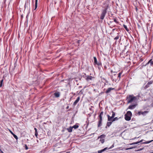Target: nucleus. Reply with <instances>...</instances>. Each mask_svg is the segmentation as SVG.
Wrapping results in <instances>:
<instances>
[{
    "instance_id": "nucleus-29",
    "label": "nucleus",
    "mask_w": 153,
    "mask_h": 153,
    "mask_svg": "<svg viewBox=\"0 0 153 153\" xmlns=\"http://www.w3.org/2000/svg\"><path fill=\"white\" fill-rule=\"evenodd\" d=\"M100 141L102 143H103L105 141V140L104 139H101L100 140Z\"/></svg>"
},
{
    "instance_id": "nucleus-34",
    "label": "nucleus",
    "mask_w": 153,
    "mask_h": 153,
    "mask_svg": "<svg viewBox=\"0 0 153 153\" xmlns=\"http://www.w3.org/2000/svg\"><path fill=\"white\" fill-rule=\"evenodd\" d=\"M119 38V36H116L115 38H114V40H117V39H118Z\"/></svg>"
},
{
    "instance_id": "nucleus-5",
    "label": "nucleus",
    "mask_w": 153,
    "mask_h": 153,
    "mask_svg": "<svg viewBox=\"0 0 153 153\" xmlns=\"http://www.w3.org/2000/svg\"><path fill=\"white\" fill-rule=\"evenodd\" d=\"M148 111H139L137 112V114L138 115H139L141 114H142L143 115H145L147 113H148Z\"/></svg>"
},
{
    "instance_id": "nucleus-17",
    "label": "nucleus",
    "mask_w": 153,
    "mask_h": 153,
    "mask_svg": "<svg viewBox=\"0 0 153 153\" xmlns=\"http://www.w3.org/2000/svg\"><path fill=\"white\" fill-rule=\"evenodd\" d=\"M150 63L151 65H153V60L152 59H150L148 62L147 64Z\"/></svg>"
},
{
    "instance_id": "nucleus-41",
    "label": "nucleus",
    "mask_w": 153,
    "mask_h": 153,
    "mask_svg": "<svg viewBox=\"0 0 153 153\" xmlns=\"http://www.w3.org/2000/svg\"><path fill=\"white\" fill-rule=\"evenodd\" d=\"M143 140H141L140 141H139V142L140 143H141V142H142V141Z\"/></svg>"
},
{
    "instance_id": "nucleus-6",
    "label": "nucleus",
    "mask_w": 153,
    "mask_h": 153,
    "mask_svg": "<svg viewBox=\"0 0 153 153\" xmlns=\"http://www.w3.org/2000/svg\"><path fill=\"white\" fill-rule=\"evenodd\" d=\"M86 80L88 82H90L91 80L93 79H94V77L91 76H87Z\"/></svg>"
},
{
    "instance_id": "nucleus-53",
    "label": "nucleus",
    "mask_w": 153,
    "mask_h": 153,
    "mask_svg": "<svg viewBox=\"0 0 153 153\" xmlns=\"http://www.w3.org/2000/svg\"><path fill=\"white\" fill-rule=\"evenodd\" d=\"M70 111V110H68V111Z\"/></svg>"
},
{
    "instance_id": "nucleus-11",
    "label": "nucleus",
    "mask_w": 153,
    "mask_h": 153,
    "mask_svg": "<svg viewBox=\"0 0 153 153\" xmlns=\"http://www.w3.org/2000/svg\"><path fill=\"white\" fill-rule=\"evenodd\" d=\"M114 88H109L106 91L105 93H109L110 92V91H111V90H114Z\"/></svg>"
},
{
    "instance_id": "nucleus-9",
    "label": "nucleus",
    "mask_w": 153,
    "mask_h": 153,
    "mask_svg": "<svg viewBox=\"0 0 153 153\" xmlns=\"http://www.w3.org/2000/svg\"><path fill=\"white\" fill-rule=\"evenodd\" d=\"M152 82H153L152 81H150L148 82L147 84L145 86V88H146L149 87L150 85L152 83Z\"/></svg>"
},
{
    "instance_id": "nucleus-45",
    "label": "nucleus",
    "mask_w": 153,
    "mask_h": 153,
    "mask_svg": "<svg viewBox=\"0 0 153 153\" xmlns=\"http://www.w3.org/2000/svg\"><path fill=\"white\" fill-rule=\"evenodd\" d=\"M151 106H153V103L151 104Z\"/></svg>"
},
{
    "instance_id": "nucleus-21",
    "label": "nucleus",
    "mask_w": 153,
    "mask_h": 153,
    "mask_svg": "<svg viewBox=\"0 0 153 153\" xmlns=\"http://www.w3.org/2000/svg\"><path fill=\"white\" fill-rule=\"evenodd\" d=\"M37 3H38V0H35V8L34 9V10H35L37 7Z\"/></svg>"
},
{
    "instance_id": "nucleus-36",
    "label": "nucleus",
    "mask_w": 153,
    "mask_h": 153,
    "mask_svg": "<svg viewBox=\"0 0 153 153\" xmlns=\"http://www.w3.org/2000/svg\"><path fill=\"white\" fill-rule=\"evenodd\" d=\"M114 21L117 23L118 22L116 19H114Z\"/></svg>"
},
{
    "instance_id": "nucleus-50",
    "label": "nucleus",
    "mask_w": 153,
    "mask_h": 153,
    "mask_svg": "<svg viewBox=\"0 0 153 153\" xmlns=\"http://www.w3.org/2000/svg\"><path fill=\"white\" fill-rule=\"evenodd\" d=\"M150 141H151V142H152V141H153V140H150Z\"/></svg>"
},
{
    "instance_id": "nucleus-40",
    "label": "nucleus",
    "mask_w": 153,
    "mask_h": 153,
    "mask_svg": "<svg viewBox=\"0 0 153 153\" xmlns=\"http://www.w3.org/2000/svg\"><path fill=\"white\" fill-rule=\"evenodd\" d=\"M113 73H115V74H114L113 75L114 76H115L116 75V72H114Z\"/></svg>"
},
{
    "instance_id": "nucleus-14",
    "label": "nucleus",
    "mask_w": 153,
    "mask_h": 153,
    "mask_svg": "<svg viewBox=\"0 0 153 153\" xmlns=\"http://www.w3.org/2000/svg\"><path fill=\"white\" fill-rule=\"evenodd\" d=\"M102 119H100L99 120L98 122V127H100L102 125Z\"/></svg>"
},
{
    "instance_id": "nucleus-42",
    "label": "nucleus",
    "mask_w": 153,
    "mask_h": 153,
    "mask_svg": "<svg viewBox=\"0 0 153 153\" xmlns=\"http://www.w3.org/2000/svg\"><path fill=\"white\" fill-rule=\"evenodd\" d=\"M125 150H129V148H126L125 149Z\"/></svg>"
},
{
    "instance_id": "nucleus-13",
    "label": "nucleus",
    "mask_w": 153,
    "mask_h": 153,
    "mask_svg": "<svg viewBox=\"0 0 153 153\" xmlns=\"http://www.w3.org/2000/svg\"><path fill=\"white\" fill-rule=\"evenodd\" d=\"M54 96L56 97H58L60 96V93L59 92H55L54 93Z\"/></svg>"
},
{
    "instance_id": "nucleus-10",
    "label": "nucleus",
    "mask_w": 153,
    "mask_h": 153,
    "mask_svg": "<svg viewBox=\"0 0 153 153\" xmlns=\"http://www.w3.org/2000/svg\"><path fill=\"white\" fill-rule=\"evenodd\" d=\"M107 117H108V121H111L113 122V117H110L108 115H107Z\"/></svg>"
},
{
    "instance_id": "nucleus-16",
    "label": "nucleus",
    "mask_w": 153,
    "mask_h": 153,
    "mask_svg": "<svg viewBox=\"0 0 153 153\" xmlns=\"http://www.w3.org/2000/svg\"><path fill=\"white\" fill-rule=\"evenodd\" d=\"M103 114V111H102L100 113V115L99 116V117L100 118V119H102V116Z\"/></svg>"
},
{
    "instance_id": "nucleus-26",
    "label": "nucleus",
    "mask_w": 153,
    "mask_h": 153,
    "mask_svg": "<svg viewBox=\"0 0 153 153\" xmlns=\"http://www.w3.org/2000/svg\"><path fill=\"white\" fill-rule=\"evenodd\" d=\"M123 27L127 31H128V29L126 25H123Z\"/></svg>"
},
{
    "instance_id": "nucleus-46",
    "label": "nucleus",
    "mask_w": 153,
    "mask_h": 153,
    "mask_svg": "<svg viewBox=\"0 0 153 153\" xmlns=\"http://www.w3.org/2000/svg\"><path fill=\"white\" fill-rule=\"evenodd\" d=\"M111 73H112L113 72L112 70H111Z\"/></svg>"
},
{
    "instance_id": "nucleus-38",
    "label": "nucleus",
    "mask_w": 153,
    "mask_h": 153,
    "mask_svg": "<svg viewBox=\"0 0 153 153\" xmlns=\"http://www.w3.org/2000/svg\"><path fill=\"white\" fill-rule=\"evenodd\" d=\"M135 143H134H134H130L129 144V145H133Z\"/></svg>"
},
{
    "instance_id": "nucleus-18",
    "label": "nucleus",
    "mask_w": 153,
    "mask_h": 153,
    "mask_svg": "<svg viewBox=\"0 0 153 153\" xmlns=\"http://www.w3.org/2000/svg\"><path fill=\"white\" fill-rule=\"evenodd\" d=\"M34 129L35 130V135L36 137H37V136L38 135V132L37 131V129L36 128H35Z\"/></svg>"
},
{
    "instance_id": "nucleus-7",
    "label": "nucleus",
    "mask_w": 153,
    "mask_h": 153,
    "mask_svg": "<svg viewBox=\"0 0 153 153\" xmlns=\"http://www.w3.org/2000/svg\"><path fill=\"white\" fill-rule=\"evenodd\" d=\"M137 105V104L131 105L128 106V109H133L136 107Z\"/></svg>"
},
{
    "instance_id": "nucleus-25",
    "label": "nucleus",
    "mask_w": 153,
    "mask_h": 153,
    "mask_svg": "<svg viewBox=\"0 0 153 153\" xmlns=\"http://www.w3.org/2000/svg\"><path fill=\"white\" fill-rule=\"evenodd\" d=\"M3 80L2 79L0 81V87H1L2 85V83H3Z\"/></svg>"
},
{
    "instance_id": "nucleus-3",
    "label": "nucleus",
    "mask_w": 153,
    "mask_h": 153,
    "mask_svg": "<svg viewBox=\"0 0 153 153\" xmlns=\"http://www.w3.org/2000/svg\"><path fill=\"white\" fill-rule=\"evenodd\" d=\"M94 65H97L98 66L99 69H100L101 66V63L100 62H97V58L96 57H94Z\"/></svg>"
},
{
    "instance_id": "nucleus-32",
    "label": "nucleus",
    "mask_w": 153,
    "mask_h": 153,
    "mask_svg": "<svg viewBox=\"0 0 153 153\" xmlns=\"http://www.w3.org/2000/svg\"><path fill=\"white\" fill-rule=\"evenodd\" d=\"M114 143L109 148H108V149H111L113 147H114Z\"/></svg>"
},
{
    "instance_id": "nucleus-28",
    "label": "nucleus",
    "mask_w": 153,
    "mask_h": 153,
    "mask_svg": "<svg viewBox=\"0 0 153 153\" xmlns=\"http://www.w3.org/2000/svg\"><path fill=\"white\" fill-rule=\"evenodd\" d=\"M118 119V118L117 117H115V118H114L113 120L112 121H114L116 120H117Z\"/></svg>"
},
{
    "instance_id": "nucleus-22",
    "label": "nucleus",
    "mask_w": 153,
    "mask_h": 153,
    "mask_svg": "<svg viewBox=\"0 0 153 153\" xmlns=\"http://www.w3.org/2000/svg\"><path fill=\"white\" fill-rule=\"evenodd\" d=\"M122 74V73L121 72H120L118 74V78H119V81L120 79L121 78V76Z\"/></svg>"
},
{
    "instance_id": "nucleus-51",
    "label": "nucleus",
    "mask_w": 153,
    "mask_h": 153,
    "mask_svg": "<svg viewBox=\"0 0 153 153\" xmlns=\"http://www.w3.org/2000/svg\"><path fill=\"white\" fill-rule=\"evenodd\" d=\"M81 87H80V86L79 87V88H81Z\"/></svg>"
},
{
    "instance_id": "nucleus-49",
    "label": "nucleus",
    "mask_w": 153,
    "mask_h": 153,
    "mask_svg": "<svg viewBox=\"0 0 153 153\" xmlns=\"http://www.w3.org/2000/svg\"><path fill=\"white\" fill-rule=\"evenodd\" d=\"M153 153V152H150V153Z\"/></svg>"
},
{
    "instance_id": "nucleus-37",
    "label": "nucleus",
    "mask_w": 153,
    "mask_h": 153,
    "mask_svg": "<svg viewBox=\"0 0 153 153\" xmlns=\"http://www.w3.org/2000/svg\"><path fill=\"white\" fill-rule=\"evenodd\" d=\"M134 143H135L134 144H136L139 143H140L139 142V141H137V142H134Z\"/></svg>"
},
{
    "instance_id": "nucleus-35",
    "label": "nucleus",
    "mask_w": 153,
    "mask_h": 153,
    "mask_svg": "<svg viewBox=\"0 0 153 153\" xmlns=\"http://www.w3.org/2000/svg\"><path fill=\"white\" fill-rule=\"evenodd\" d=\"M111 79L113 80L114 81V79L112 75L110 76Z\"/></svg>"
},
{
    "instance_id": "nucleus-27",
    "label": "nucleus",
    "mask_w": 153,
    "mask_h": 153,
    "mask_svg": "<svg viewBox=\"0 0 153 153\" xmlns=\"http://www.w3.org/2000/svg\"><path fill=\"white\" fill-rule=\"evenodd\" d=\"M151 141H147L146 142H143V144H148V143H151Z\"/></svg>"
},
{
    "instance_id": "nucleus-31",
    "label": "nucleus",
    "mask_w": 153,
    "mask_h": 153,
    "mask_svg": "<svg viewBox=\"0 0 153 153\" xmlns=\"http://www.w3.org/2000/svg\"><path fill=\"white\" fill-rule=\"evenodd\" d=\"M24 147H25V149L26 150H27L28 149V148L26 144H25Z\"/></svg>"
},
{
    "instance_id": "nucleus-39",
    "label": "nucleus",
    "mask_w": 153,
    "mask_h": 153,
    "mask_svg": "<svg viewBox=\"0 0 153 153\" xmlns=\"http://www.w3.org/2000/svg\"><path fill=\"white\" fill-rule=\"evenodd\" d=\"M134 148H135V147H130V148H129V149H132Z\"/></svg>"
},
{
    "instance_id": "nucleus-20",
    "label": "nucleus",
    "mask_w": 153,
    "mask_h": 153,
    "mask_svg": "<svg viewBox=\"0 0 153 153\" xmlns=\"http://www.w3.org/2000/svg\"><path fill=\"white\" fill-rule=\"evenodd\" d=\"M112 123V122H111V121H109V122H108L107 123V124H106L107 126L108 127H109L111 125V124Z\"/></svg>"
},
{
    "instance_id": "nucleus-52",
    "label": "nucleus",
    "mask_w": 153,
    "mask_h": 153,
    "mask_svg": "<svg viewBox=\"0 0 153 153\" xmlns=\"http://www.w3.org/2000/svg\"><path fill=\"white\" fill-rule=\"evenodd\" d=\"M116 80H115V82H116Z\"/></svg>"
},
{
    "instance_id": "nucleus-30",
    "label": "nucleus",
    "mask_w": 153,
    "mask_h": 153,
    "mask_svg": "<svg viewBox=\"0 0 153 153\" xmlns=\"http://www.w3.org/2000/svg\"><path fill=\"white\" fill-rule=\"evenodd\" d=\"M112 115L111 116L112 117H113V118L115 116V113L114 112H113V111H112Z\"/></svg>"
},
{
    "instance_id": "nucleus-19",
    "label": "nucleus",
    "mask_w": 153,
    "mask_h": 153,
    "mask_svg": "<svg viewBox=\"0 0 153 153\" xmlns=\"http://www.w3.org/2000/svg\"><path fill=\"white\" fill-rule=\"evenodd\" d=\"M72 127H70L69 128H67V130L69 132H71L72 131Z\"/></svg>"
},
{
    "instance_id": "nucleus-47",
    "label": "nucleus",
    "mask_w": 153,
    "mask_h": 153,
    "mask_svg": "<svg viewBox=\"0 0 153 153\" xmlns=\"http://www.w3.org/2000/svg\"><path fill=\"white\" fill-rule=\"evenodd\" d=\"M4 153L2 151V152H1V153Z\"/></svg>"
},
{
    "instance_id": "nucleus-12",
    "label": "nucleus",
    "mask_w": 153,
    "mask_h": 153,
    "mask_svg": "<svg viewBox=\"0 0 153 153\" xmlns=\"http://www.w3.org/2000/svg\"><path fill=\"white\" fill-rule=\"evenodd\" d=\"M108 149V147H105V148H104V149H102V150L98 151V153H102V152L105 151L107 149Z\"/></svg>"
},
{
    "instance_id": "nucleus-15",
    "label": "nucleus",
    "mask_w": 153,
    "mask_h": 153,
    "mask_svg": "<svg viewBox=\"0 0 153 153\" xmlns=\"http://www.w3.org/2000/svg\"><path fill=\"white\" fill-rule=\"evenodd\" d=\"M105 134H103L101 135L99 137H98V139L99 138L102 139L103 138H105Z\"/></svg>"
},
{
    "instance_id": "nucleus-2",
    "label": "nucleus",
    "mask_w": 153,
    "mask_h": 153,
    "mask_svg": "<svg viewBox=\"0 0 153 153\" xmlns=\"http://www.w3.org/2000/svg\"><path fill=\"white\" fill-rule=\"evenodd\" d=\"M132 114L131 111H128L124 115L125 119L127 121H129L131 119Z\"/></svg>"
},
{
    "instance_id": "nucleus-54",
    "label": "nucleus",
    "mask_w": 153,
    "mask_h": 153,
    "mask_svg": "<svg viewBox=\"0 0 153 153\" xmlns=\"http://www.w3.org/2000/svg\"><path fill=\"white\" fill-rule=\"evenodd\" d=\"M144 0H143V1H144Z\"/></svg>"
},
{
    "instance_id": "nucleus-8",
    "label": "nucleus",
    "mask_w": 153,
    "mask_h": 153,
    "mask_svg": "<svg viewBox=\"0 0 153 153\" xmlns=\"http://www.w3.org/2000/svg\"><path fill=\"white\" fill-rule=\"evenodd\" d=\"M80 97H78L76 100L74 101V102L73 103V105L75 106L77 103L79 102L80 100Z\"/></svg>"
},
{
    "instance_id": "nucleus-43",
    "label": "nucleus",
    "mask_w": 153,
    "mask_h": 153,
    "mask_svg": "<svg viewBox=\"0 0 153 153\" xmlns=\"http://www.w3.org/2000/svg\"><path fill=\"white\" fill-rule=\"evenodd\" d=\"M69 108V106H67L66 107V109H68V108Z\"/></svg>"
},
{
    "instance_id": "nucleus-33",
    "label": "nucleus",
    "mask_w": 153,
    "mask_h": 153,
    "mask_svg": "<svg viewBox=\"0 0 153 153\" xmlns=\"http://www.w3.org/2000/svg\"><path fill=\"white\" fill-rule=\"evenodd\" d=\"M143 148H140V149H139L137 150H135L136 151H140L141 150H142L143 149Z\"/></svg>"
},
{
    "instance_id": "nucleus-24",
    "label": "nucleus",
    "mask_w": 153,
    "mask_h": 153,
    "mask_svg": "<svg viewBox=\"0 0 153 153\" xmlns=\"http://www.w3.org/2000/svg\"><path fill=\"white\" fill-rule=\"evenodd\" d=\"M79 127V126L77 125H75L72 126L73 128H74V129H76L78 128Z\"/></svg>"
},
{
    "instance_id": "nucleus-1",
    "label": "nucleus",
    "mask_w": 153,
    "mask_h": 153,
    "mask_svg": "<svg viewBox=\"0 0 153 153\" xmlns=\"http://www.w3.org/2000/svg\"><path fill=\"white\" fill-rule=\"evenodd\" d=\"M126 100L128 103H131L135 102L137 100V97L133 95H130L127 96Z\"/></svg>"
},
{
    "instance_id": "nucleus-4",
    "label": "nucleus",
    "mask_w": 153,
    "mask_h": 153,
    "mask_svg": "<svg viewBox=\"0 0 153 153\" xmlns=\"http://www.w3.org/2000/svg\"><path fill=\"white\" fill-rule=\"evenodd\" d=\"M107 8L106 7L105 9L102 10V13L101 14L100 19L101 20L103 19L104 17H105V15L107 13Z\"/></svg>"
},
{
    "instance_id": "nucleus-48",
    "label": "nucleus",
    "mask_w": 153,
    "mask_h": 153,
    "mask_svg": "<svg viewBox=\"0 0 153 153\" xmlns=\"http://www.w3.org/2000/svg\"><path fill=\"white\" fill-rule=\"evenodd\" d=\"M114 30H115V29H113L112 30H113V31H114Z\"/></svg>"
},
{
    "instance_id": "nucleus-44",
    "label": "nucleus",
    "mask_w": 153,
    "mask_h": 153,
    "mask_svg": "<svg viewBox=\"0 0 153 153\" xmlns=\"http://www.w3.org/2000/svg\"><path fill=\"white\" fill-rule=\"evenodd\" d=\"M136 10L137 11V7H136Z\"/></svg>"
},
{
    "instance_id": "nucleus-23",
    "label": "nucleus",
    "mask_w": 153,
    "mask_h": 153,
    "mask_svg": "<svg viewBox=\"0 0 153 153\" xmlns=\"http://www.w3.org/2000/svg\"><path fill=\"white\" fill-rule=\"evenodd\" d=\"M12 134L13 135L14 137L16 139V140H17L18 139V137H17V136L15 134H14L12 132H11Z\"/></svg>"
}]
</instances>
